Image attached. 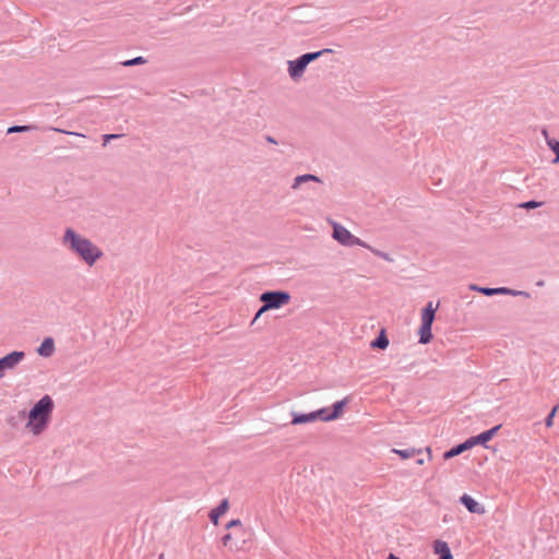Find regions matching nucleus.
<instances>
[{
	"instance_id": "1",
	"label": "nucleus",
	"mask_w": 559,
	"mask_h": 559,
	"mask_svg": "<svg viewBox=\"0 0 559 559\" xmlns=\"http://www.w3.org/2000/svg\"><path fill=\"white\" fill-rule=\"evenodd\" d=\"M63 245L76 253L88 266H93L103 257V251L88 238L78 234L73 228L66 229L62 237Z\"/></svg>"
},
{
	"instance_id": "2",
	"label": "nucleus",
	"mask_w": 559,
	"mask_h": 559,
	"mask_svg": "<svg viewBox=\"0 0 559 559\" xmlns=\"http://www.w3.org/2000/svg\"><path fill=\"white\" fill-rule=\"evenodd\" d=\"M55 408V402L50 395H44L38 402L34 404V406L28 412V420L26 423V428L33 432V435L38 436L43 433L51 419V415Z\"/></svg>"
},
{
	"instance_id": "3",
	"label": "nucleus",
	"mask_w": 559,
	"mask_h": 559,
	"mask_svg": "<svg viewBox=\"0 0 559 559\" xmlns=\"http://www.w3.org/2000/svg\"><path fill=\"white\" fill-rule=\"evenodd\" d=\"M290 298V294L285 290H266L260 295V300L263 302L261 311L278 309L287 305Z\"/></svg>"
},
{
	"instance_id": "4",
	"label": "nucleus",
	"mask_w": 559,
	"mask_h": 559,
	"mask_svg": "<svg viewBox=\"0 0 559 559\" xmlns=\"http://www.w3.org/2000/svg\"><path fill=\"white\" fill-rule=\"evenodd\" d=\"M25 358L22 350H13L0 358V379L4 377L7 371H11Z\"/></svg>"
},
{
	"instance_id": "5",
	"label": "nucleus",
	"mask_w": 559,
	"mask_h": 559,
	"mask_svg": "<svg viewBox=\"0 0 559 559\" xmlns=\"http://www.w3.org/2000/svg\"><path fill=\"white\" fill-rule=\"evenodd\" d=\"M471 290L479 292L485 296H495V295H510V296H524L530 297V294L523 290H515L508 287H480L475 284L469 286Z\"/></svg>"
},
{
	"instance_id": "6",
	"label": "nucleus",
	"mask_w": 559,
	"mask_h": 559,
	"mask_svg": "<svg viewBox=\"0 0 559 559\" xmlns=\"http://www.w3.org/2000/svg\"><path fill=\"white\" fill-rule=\"evenodd\" d=\"M332 236L336 241H338L343 246L349 247L350 242H357V240H353L354 235L344 226L337 223H333Z\"/></svg>"
},
{
	"instance_id": "7",
	"label": "nucleus",
	"mask_w": 559,
	"mask_h": 559,
	"mask_svg": "<svg viewBox=\"0 0 559 559\" xmlns=\"http://www.w3.org/2000/svg\"><path fill=\"white\" fill-rule=\"evenodd\" d=\"M288 64V74L293 81H298L305 73L306 68L308 67L305 61H302L301 56L295 60H289Z\"/></svg>"
},
{
	"instance_id": "8",
	"label": "nucleus",
	"mask_w": 559,
	"mask_h": 559,
	"mask_svg": "<svg viewBox=\"0 0 559 559\" xmlns=\"http://www.w3.org/2000/svg\"><path fill=\"white\" fill-rule=\"evenodd\" d=\"M460 502L471 513L475 514H484L485 508L479 504L476 500H474L471 496L464 493L460 497Z\"/></svg>"
},
{
	"instance_id": "9",
	"label": "nucleus",
	"mask_w": 559,
	"mask_h": 559,
	"mask_svg": "<svg viewBox=\"0 0 559 559\" xmlns=\"http://www.w3.org/2000/svg\"><path fill=\"white\" fill-rule=\"evenodd\" d=\"M472 448H473V445H472L469 439H467L464 442L459 443V444L454 445L453 448H451L450 450L445 451L443 453V459L450 460V459H452L456 455H460L464 451L469 450Z\"/></svg>"
},
{
	"instance_id": "10",
	"label": "nucleus",
	"mask_w": 559,
	"mask_h": 559,
	"mask_svg": "<svg viewBox=\"0 0 559 559\" xmlns=\"http://www.w3.org/2000/svg\"><path fill=\"white\" fill-rule=\"evenodd\" d=\"M37 354L41 357H51L55 353V341L52 337H46L36 349Z\"/></svg>"
},
{
	"instance_id": "11",
	"label": "nucleus",
	"mask_w": 559,
	"mask_h": 559,
	"mask_svg": "<svg viewBox=\"0 0 559 559\" xmlns=\"http://www.w3.org/2000/svg\"><path fill=\"white\" fill-rule=\"evenodd\" d=\"M433 551L435 554L439 555V558L443 559H452V552L448 545V543L437 539L433 542Z\"/></svg>"
},
{
	"instance_id": "12",
	"label": "nucleus",
	"mask_w": 559,
	"mask_h": 559,
	"mask_svg": "<svg viewBox=\"0 0 559 559\" xmlns=\"http://www.w3.org/2000/svg\"><path fill=\"white\" fill-rule=\"evenodd\" d=\"M228 508H229L228 499H223L215 509L211 510V512H210L211 521L214 524H217L219 516L225 514L227 512Z\"/></svg>"
},
{
	"instance_id": "13",
	"label": "nucleus",
	"mask_w": 559,
	"mask_h": 559,
	"mask_svg": "<svg viewBox=\"0 0 559 559\" xmlns=\"http://www.w3.org/2000/svg\"><path fill=\"white\" fill-rule=\"evenodd\" d=\"M309 181H314V182H319V183L322 182V180L316 175H312V174L299 175V176L295 177L294 182L292 185V189L297 190L300 188V186L302 183H306Z\"/></svg>"
},
{
	"instance_id": "14",
	"label": "nucleus",
	"mask_w": 559,
	"mask_h": 559,
	"mask_svg": "<svg viewBox=\"0 0 559 559\" xmlns=\"http://www.w3.org/2000/svg\"><path fill=\"white\" fill-rule=\"evenodd\" d=\"M432 323L421 322V325L419 328V343L420 344H428L432 340V332H431Z\"/></svg>"
},
{
	"instance_id": "15",
	"label": "nucleus",
	"mask_w": 559,
	"mask_h": 559,
	"mask_svg": "<svg viewBox=\"0 0 559 559\" xmlns=\"http://www.w3.org/2000/svg\"><path fill=\"white\" fill-rule=\"evenodd\" d=\"M292 417H293L292 418L293 425H301V424H308V423L316 421V415H313V412L308 413V414H300V413L293 412Z\"/></svg>"
},
{
	"instance_id": "16",
	"label": "nucleus",
	"mask_w": 559,
	"mask_h": 559,
	"mask_svg": "<svg viewBox=\"0 0 559 559\" xmlns=\"http://www.w3.org/2000/svg\"><path fill=\"white\" fill-rule=\"evenodd\" d=\"M390 344L385 330L382 329L379 335L370 343L372 348L385 349Z\"/></svg>"
},
{
	"instance_id": "17",
	"label": "nucleus",
	"mask_w": 559,
	"mask_h": 559,
	"mask_svg": "<svg viewBox=\"0 0 559 559\" xmlns=\"http://www.w3.org/2000/svg\"><path fill=\"white\" fill-rule=\"evenodd\" d=\"M437 307H433L432 301H429L421 312V322L433 323Z\"/></svg>"
},
{
	"instance_id": "18",
	"label": "nucleus",
	"mask_w": 559,
	"mask_h": 559,
	"mask_svg": "<svg viewBox=\"0 0 559 559\" xmlns=\"http://www.w3.org/2000/svg\"><path fill=\"white\" fill-rule=\"evenodd\" d=\"M542 133L545 136L547 145L556 155L554 163H559V140L549 138L548 131L546 129H543Z\"/></svg>"
},
{
	"instance_id": "19",
	"label": "nucleus",
	"mask_w": 559,
	"mask_h": 559,
	"mask_svg": "<svg viewBox=\"0 0 559 559\" xmlns=\"http://www.w3.org/2000/svg\"><path fill=\"white\" fill-rule=\"evenodd\" d=\"M333 50L330 49V48H324L322 50H319V51H313V52H306L304 55H301V58H302V61L306 62V64L308 66L309 63L316 61L317 59H319L321 56L323 55H326V53H331Z\"/></svg>"
},
{
	"instance_id": "20",
	"label": "nucleus",
	"mask_w": 559,
	"mask_h": 559,
	"mask_svg": "<svg viewBox=\"0 0 559 559\" xmlns=\"http://www.w3.org/2000/svg\"><path fill=\"white\" fill-rule=\"evenodd\" d=\"M345 404L346 400L335 402L332 406V411L329 413V416L326 418L332 420L337 419L343 414Z\"/></svg>"
},
{
	"instance_id": "21",
	"label": "nucleus",
	"mask_w": 559,
	"mask_h": 559,
	"mask_svg": "<svg viewBox=\"0 0 559 559\" xmlns=\"http://www.w3.org/2000/svg\"><path fill=\"white\" fill-rule=\"evenodd\" d=\"M393 452L396 453L397 455H400L402 459L406 460V459L413 457L415 454H420L421 449H415V448H407L404 450L393 449Z\"/></svg>"
},
{
	"instance_id": "22",
	"label": "nucleus",
	"mask_w": 559,
	"mask_h": 559,
	"mask_svg": "<svg viewBox=\"0 0 559 559\" xmlns=\"http://www.w3.org/2000/svg\"><path fill=\"white\" fill-rule=\"evenodd\" d=\"M468 439H469V441H471L473 447H475L477 444L486 445V443L488 441H490L489 435H487L486 431H483L481 433H479L477 436H474V437H471Z\"/></svg>"
},
{
	"instance_id": "23",
	"label": "nucleus",
	"mask_w": 559,
	"mask_h": 559,
	"mask_svg": "<svg viewBox=\"0 0 559 559\" xmlns=\"http://www.w3.org/2000/svg\"><path fill=\"white\" fill-rule=\"evenodd\" d=\"M37 127L34 124H25V126H12L8 128L7 133H16V132H28L35 130Z\"/></svg>"
},
{
	"instance_id": "24",
	"label": "nucleus",
	"mask_w": 559,
	"mask_h": 559,
	"mask_svg": "<svg viewBox=\"0 0 559 559\" xmlns=\"http://www.w3.org/2000/svg\"><path fill=\"white\" fill-rule=\"evenodd\" d=\"M145 62H146V60L142 56H139L133 59L126 60V61L121 62V64L123 67H133V66L144 64Z\"/></svg>"
},
{
	"instance_id": "25",
	"label": "nucleus",
	"mask_w": 559,
	"mask_h": 559,
	"mask_svg": "<svg viewBox=\"0 0 559 559\" xmlns=\"http://www.w3.org/2000/svg\"><path fill=\"white\" fill-rule=\"evenodd\" d=\"M329 409L323 407L318 411H314L313 415H316V420L331 421L332 419L325 418L329 416Z\"/></svg>"
},
{
	"instance_id": "26",
	"label": "nucleus",
	"mask_w": 559,
	"mask_h": 559,
	"mask_svg": "<svg viewBox=\"0 0 559 559\" xmlns=\"http://www.w3.org/2000/svg\"><path fill=\"white\" fill-rule=\"evenodd\" d=\"M559 408V403L552 407V409L550 411V413L547 415L546 419H545V425L546 427H551L554 425V418L556 416V413Z\"/></svg>"
},
{
	"instance_id": "27",
	"label": "nucleus",
	"mask_w": 559,
	"mask_h": 559,
	"mask_svg": "<svg viewBox=\"0 0 559 559\" xmlns=\"http://www.w3.org/2000/svg\"><path fill=\"white\" fill-rule=\"evenodd\" d=\"M540 205H543V202L531 200V201L520 204V207L526 209V210H532V209L539 207Z\"/></svg>"
},
{
	"instance_id": "28",
	"label": "nucleus",
	"mask_w": 559,
	"mask_h": 559,
	"mask_svg": "<svg viewBox=\"0 0 559 559\" xmlns=\"http://www.w3.org/2000/svg\"><path fill=\"white\" fill-rule=\"evenodd\" d=\"M50 130L55 131V132H58V133H64V134H69V135H75V136H81V138H85L84 134L82 133H78V132H71V131H66L63 129H60V128H55V127H51Z\"/></svg>"
},
{
	"instance_id": "29",
	"label": "nucleus",
	"mask_w": 559,
	"mask_h": 559,
	"mask_svg": "<svg viewBox=\"0 0 559 559\" xmlns=\"http://www.w3.org/2000/svg\"><path fill=\"white\" fill-rule=\"evenodd\" d=\"M353 240H357V242H350L349 247L360 246V247H364V248H368L369 250L372 249L370 246H368L365 241H362L361 239H359L356 236L353 237Z\"/></svg>"
},
{
	"instance_id": "30",
	"label": "nucleus",
	"mask_w": 559,
	"mask_h": 559,
	"mask_svg": "<svg viewBox=\"0 0 559 559\" xmlns=\"http://www.w3.org/2000/svg\"><path fill=\"white\" fill-rule=\"evenodd\" d=\"M353 240H357V242H350L349 247L360 246V247H364V248H368L369 250L372 249L370 246H368L365 241H362L361 239H359L356 236L353 237Z\"/></svg>"
},
{
	"instance_id": "31",
	"label": "nucleus",
	"mask_w": 559,
	"mask_h": 559,
	"mask_svg": "<svg viewBox=\"0 0 559 559\" xmlns=\"http://www.w3.org/2000/svg\"><path fill=\"white\" fill-rule=\"evenodd\" d=\"M501 427L502 425L499 424L492 427L491 429L486 430L487 435H489L490 440L496 436V433L500 430Z\"/></svg>"
},
{
	"instance_id": "32",
	"label": "nucleus",
	"mask_w": 559,
	"mask_h": 559,
	"mask_svg": "<svg viewBox=\"0 0 559 559\" xmlns=\"http://www.w3.org/2000/svg\"><path fill=\"white\" fill-rule=\"evenodd\" d=\"M236 526H241V522L238 519L231 520L226 524V530H230Z\"/></svg>"
},
{
	"instance_id": "33",
	"label": "nucleus",
	"mask_w": 559,
	"mask_h": 559,
	"mask_svg": "<svg viewBox=\"0 0 559 559\" xmlns=\"http://www.w3.org/2000/svg\"><path fill=\"white\" fill-rule=\"evenodd\" d=\"M371 251H372L376 255H378V257H380V258H382V259H384V260H388V261H390V260H391V259H390V257H389V254H388V253H385V252H383V251H380V250H377V249H371Z\"/></svg>"
},
{
	"instance_id": "34",
	"label": "nucleus",
	"mask_w": 559,
	"mask_h": 559,
	"mask_svg": "<svg viewBox=\"0 0 559 559\" xmlns=\"http://www.w3.org/2000/svg\"><path fill=\"white\" fill-rule=\"evenodd\" d=\"M120 136H121V134H105L104 135V145H106L112 139H117V138H120Z\"/></svg>"
},
{
	"instance_id": "35",
	"label": "nucleus",
	"mask_w": 559,
	"mask_h": 559,
	"mask_svg": "<svg viewBox=\"0 0 559 559\" xmlns=\"http://www.w3.org/2000/svg\"><path fill=\"white\" fill-rule=\"evenodd\" d=\"M230 540H231V534H229V533L224 535L223 538H222V543H223L224 546H227Z\"/></svg>"
},
{
	"instance_id": "36",
	"label": "nucleus",
	"mask_w": 559,
	"mask_h": 559,
	"mask_svg": "<svg viewBox=\"0 0 559 559\" xmlns=\"http://www.w3.org/2000/svg\"><path fill=\"white\" fill-rule=\"evenodd\" d=\"M264 139L270 144H278L277 140H275V138H273L272 135L266 134L264 135Z\"/></svg>"
},
{
	"instance_id": "37",
	"label": "nucleus",
	"mask_w": 559,
	"mask_h": 559,
	"mask_svg": "<svg viewBox=\"0 0 559 559\" xmlns=\"http://www.w3.org/2000/svg\"><path fill=\"white\" fill-rule=\"evenodd\" d=\"M265 311H261V308L258 310V312L255 313L253 320H252V324L259 319L260 316H262V313H264Z\"/></svg>"
},
{
	"instance_id": "38",
	"label": "nucleus",
	"mask_w": 559,
	"mask_h": 559,
	"mask_svg": "<svg viewBox=\"0 0 559 559\" xmlns=\"http://www.w3.org/2000/svg\"><path fill=\"white\" fill-rule=\"evenodd\" d=\"M388 559H400V558H399V557H396V556H395V555H393V554H389Z\"/></svg>"
},
{
	"instance_id": "39",
	"label": "nucleus",
	"mask_w": 559,
	"mask_h": 559,
	"mask_svg": "<svg viewBox=\"0 0 559 559\" xmlns=\"http://www.w3.org/2000/svg\"><path fill=\"white\" fill-rule=\"evenodd\" d=\"M424 462H425V461H424V459H418V460L416 461V463H417L418 465H423V464H424Z\"/></svg>"
},
{
	"instance_id": "40",
	"label": "nucleus",
	"mask_w": 559,
	"mask_h": 559,
	"mask_svg": "<svg viewBox=\"0 0 559 559\" xmlns=\"http://www.w3.org/2000/svg\"><path fill=\"white\" fill-rule=\"evenodd\" d=\"M426 451H427V453L429 455V459H431V450H430V448H426Z\"/></svg>"
},
{
	"instance_id": "41",
	"label": "nucleus",
	"mask_w": 559,
	"mask_h": 559,
	"mask_svg": "<svg viewBox=\"0 0 559 559\" xmlns=\"http://www.w3.org/2000/svg\"><path fill=\"white\" fill-rule=\"evenodd\" d=\"M544 284H545L544 281L537 282V286H544Z\"/></svg>"
},
{
	"instance_id": "42",
	"label": "nucleus",
	"mask_w": 559,
	"mask_h": 559,
	"mask_svg": "<svg viewBox=\"0 0 559 559\" xmlns=\"http://www.w3.org/2000/svg\"><path fill=\"white\" fill-rule=\"evenodd\" d=\"M20 416H21V417H24V416H25V412H24V411H21V412H20Z\"/></svg>"
},
{
	"instance_id": "43",
	"label": "nucleus",
	"mask_w": 559,
	"mask_h": 559,
	"mask_svg": "<svg viewBox=\"0 0 559 559\" xmlns=\"http://www.w3.org/2000/svg\"><path fill=\"white\" fill-rule=\"evenodd\" d=\"M158 559H164V555L162 554Z\"/></svg>"
}]
</instances>
